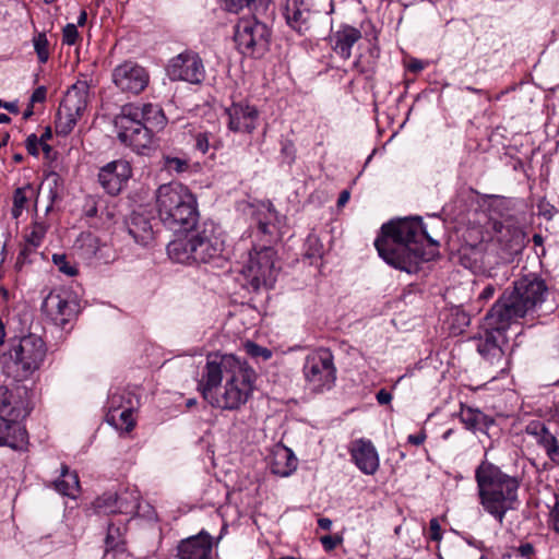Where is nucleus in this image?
Returning <instances> with one entry per match:
<instances>
[{
  "label": "nucleus",
  "instance_id": "1",
  "mask_svg": "<svg viewBox=\"0 0 559 559\" xmlns=\"http://www.w3.org/2000/svg\"><path fill=\"white\" fill-rule=\"evenodd\" d=\"M438 241L430 238L419 218H401L383 224L374 240L379 255L391 266L417 273L420 264L437 254Z\"/></svg>",
  "mask_w": 559,
  "mask_h": 559
},
{
  "label": "nucleus",
  "instance_id": "2",
  "mask_svg": "<svg viewBox=\"0 0 559 559\" xmlns=\"http://www.w3.org/2000/svg\"><path fill=\"white\" fill-rule=\"evenodd\" d=\"M245 369L234 355H209L198 383L203 399L212 406L236 409L242 401Z\"/></svg>",
  "mask_w": 559,
  "mask_h": 559
},
{
  "label": "nucleus",
  "instance_id": "3",
  "mask_svg": "<svg viewBox=\"0 0 559 559\" xmlns=\"http://www.w3.org/2000/svg\"><path fill=\"white\" fill-rule=\"evenodd\" d=\"M475 479L481 507L502 524L507 512L515 509L521 478L485 461L476 468Z\"/></svg>",
  "mask_w": 559,
  "mask_h": 559
},
{
  "label": "nucleus",
  "instance_id": "4",
  "mask_svg": "<svg viewBox=\"0 0 559 559\" xmlns=\"http://www.w3.org/2000/svg\"><path fill=\"white\" fill-rule=\"evenodd\" d=\"M158 217L165 227L179 231H192L199 222L194 194L180 182L160 185L155 193Z\"/></svg>",
  "mask_w": 559,
  "mask_h": 559
},
{
  "label": "nucleus",
  "instance_id": "5",
  "mask_svg": "<svg viewBox=\"0 0 559 559\" xmlns=\"http://www.w3.org/2000/svg\"><path fill=\"white\" fill-rule=\"evenodd\" d=\"M171 240L167 246L168 257L182 264L212 263L223 257L225 241L213 224H203L195 229Z\"/></svg>",
  "mask_w": 559,
  "mask_h": 559
},
{
  "label": "nucleus",
  "instance_id": "6",
  "mask_svg": "<svg viewBox=\"0 0 559 559\" xmlns=\"http://www.w3.org/2000/svg\"><path fill=\"white\" fill-rule=\"evenodd\" d=\"M548 287L544 280L535 275H526L513 283L492 306V320L502 323L515 322L533 311L545 301Z\"/></svg>",
  "mask_w": 559,
  "mask_h": 559
},
{
  "label": "nucleus",
  "instance_id": "7",
  "mask_svg": "<svg viewBox=\"0 0 559 559\" xmlns=\"http://www.w3.org/2000/svg\"><path fill=\"white\" fill-rule=\"evenodd\" d=\"M46 355L44 341L34 334L12 342L5 368L16 372V379L27 378L39 368Z\"/></svg>",
  "mask_w": 559,
  "mask_h": 559
},
{
  "label": "nucleus",
  "instance_id": "8",
  "mask_svg": "<svg viewBox=\"0 0 559 559\" xmlns=\"http://www.w3.org/2000/svg\"><path fill=\"white\" fill-rule=\"evenodd\" d=\"M336 373L334 355L329 348L320 347L306 356L302 374L310 392L320 394L330 391L335 385Z\"/></svg>",
  "mask_w": 559,
  "mask_h": 559
},
{
  "label": "nucleus",
  "instance_id": "9",
  "mask_svg": "<svg viewBox=\"0 0 559 559\" xmlns=\"http://www.w3.org/2000/svg\"><path fill=\"white\" fill-rule=\"evenodd\" d=\"M493 308L486 314L484 320V334L477 340V352L491 365L501 367L504 361L502 345L507 343L506 332L513 322L506 324L492 319Z\"/></svg>",
  "mask_w": 559,
  "mask_h": 559
},
{
  "label": "nucleus",
  "instance_id": "10",
  "mask_svg": "<svg viewBox=\"0 0 559 559\" xmlns=\"http://www.w3.org/2000/svg\"><path fill=\"white\" fill-rule=\"evenodd\" d=\"M269 4L270 0H247V8L253 12L252 21L247 19V49L253 58H260L269 50L270 31L258 19L266 12Z\"/></svg>",
  "mask_w": 559,
  "mask_h": 559
},
{
  "label": "nucleus",
  "instance_id": "11",
  "mask_svg": "<svg viewBox=\"0 0 559 559\" xmlns=\"http://www.w3.org/2000/svg\"><path fill=\"white\" fill-rule=\"evenodd\" d=\"M276 252L272 247H263L250 254L248 272L250 285L254 290L260 287L270 289L276 282L280 267L275 264Z\"/></svg>",
  "mask_w": 559,
  "mask_h": 559
},
{
  "label": "nucleus",
  "instance_id": "12",
  "mask_svg": "<svg viewBox=\"0 0 559 559\" xmlns=\"http://www.w3.org/2000/svg\"><path fill=\"white\" fill-rule=\"evenodd\" d=\"M111 80L122 93L139 95L147 87L150 74L136 62L124 61L112 70Z\"/></svg>",
  "mask_w": 559,
  "mask_h": 559
},
{
  "label": "nucleus",
  "instance_id": "13",
  "mask_svg": "<svg viewBox=\"0 0 559 559\" xmlns=\"http://www.w3.org/2000/svg\"><path fill=\"white\" fill-rule=\"evenodd\" d=\"M43 313L56 325L64 328L79 312V304L67 292H50L43 301Z\"/></svg>",
  "mask_w": 559,
  "mask_h": 559
},
{
  "label": "nucleus",
  "instance_id": "14",
  "mask_svg": "<svg viewBox=\"0 0 559 559\" xmlns=\"http://www.w3.org/2000/svg\"><path fill=\"white\" fill-rule=\"evenodd\" d=\"M167 74L173 81H186L199 84L205 76L200 57L194 52H183L173 58L167 67Z\"/></svg>",
  "mask_w": 559,
  "mask_h": 559
},
{
  "label": "nucleus",
  "instance_id": "15",
  "mask_svg": "<svg viewBox=\"0 0 559 559\" xmlns=\"http://www.w3.org/2000/svg\"><path fill=\"white\" fill-rule=\"evenodd\" d=\"M131 174L132 170L128 162L112 160L100 168L98 181L107 193L117 195L127 185Z\"/></svg>",
  "mask_w": 559,
  "mask_h": 559
},
{
  "label": "nucleus",
  "instance_id": "16",
  "mask_svg": "<svg viewBox=\"0 0 559 559\" xmlns=\"http://www.w3.org/2000/svg\"><path fill=\"white\" fill-rule=\"evenodd\" d=\"M26 394L25 386L17 385L13 390L0 386V417L25 418L29 413L28 402L25 399Z\"/></svg>",
  "mask_w": 559,
  "mask_h": 559
},
{
  "label": "nucleus",
  "instance_id": "17",
  "mask_svg": "<svg viewBox=\"0 0 559 559\" xmlns=\"http://www.w3.org/2000/svg\"><path fill=\"white\" fill-rule=\"evenodd\" d=\"M177 557L179 559H214L212 536L201 531L194 536L182 539L177 546Z\"/></svg>",
  "mask_w": 559,
  "mask_h": 559
},
{
  "label": "nucleus",
  "instance_id": "18",
  "mask_svg": "<svg viewBox=\"0 0 559 559\" xmlns=\"http://www.w3.org/2000/svg\"><path fill=\"white\" fill-rule=\"evenodd\" d=\"M140 107L126 105L122 107L121 114L115 119L118 140H134V138L145 134V127L140 118Z\"/></svg>",
  "mask_w": 559,
  "mask_h": 559
},
{
  "label": "nucleus",
  "instance_id": "19",
  "mask_svg": "<svg viewBox=\"0 0 559 559\" xmlns=\"http://www.w3.org/2000/svg\"><path fill=\"white\" fill-rule=\"evenodd\" d=\"M349 453L355 465L366 475H373L380 465L378 452L370 440L357 439L352 442Z\"/></svg>",
  "mask_w": 559,
  "mask_h": 559
},
{
  "label": "nucleus",
  "instance_id": "20",
  "mask_svg": "<svg viewBox=\"0 0 559 559\" xmlns=\"http://www.w3.org/2000/svg\"><path fill=\"white\" fill-rule=\"evenodd\" d=\"M312 0H286L287 24L299 34H305L311 25Z\"/></svg>",
  "mask_w": 559,
  "mask_h": 559
},
{
  "label": "nucleus",
  "instance_id": "21",
  "mask_svg": "<svg viewBox=\"0 0 559 559\" xmlns=\"http://www.w3.org/2000/svg\"><path fill=\"white\" fill-rule=\"evenodd\" d=\"M20 419L0 417V447L24 450L27 444L26 429L19 424Z\"/></svg>",
  "mask_w": 559,
  "mask_h": 559
},
{
  "label": "nucleus",
  "instance_id": "22",
  "mask_svg": "<svg viewBox=\"0 0 559 559\" xmlns=\"http://www.w3.org/2000/svg\"><path fill=\"white\" fill-rule=\"evenodd\" d=\"M90 85L86 81H78L66 93L60 108L81 117L87 107Z\"/></svg>",
  "mask_w": 559,
  "mask_h": 559
},
{
  "label": "nucleus",
  "instance_id": "23",
  "mask_svg": "<svg viewBox=\"0 0 559 559\" xmlns=\"http://www.w3.org/2000/svg\"><path fill=\"white\" fill-rule=\"evenodd\" d=\"M527 432L533 435L536 442L544 449L551 462L559 465V442L543 423H531Z\"/></svg>",
  "mask_w": 559,
  "mask_h": 559
},
{
  "label": "nucleus",
  "instance_id": "24",
  "mask_svg": "<svg viewBox=\"0 0 559 559\" xmlns=\"http://www.w3.org/2000/svg\"><path fill=\"white\" fill-rule=\"evenodd\" d=\"M272 474L286 477L297 468V459L293 451L286 447H276L269 462Z\"/></svg>",
  "mask_w": 559,
  "mask_h": 559
},
{
  "label": "nucleus",
  "instance_id": "25",
  "mask_svg": "<svg viewBox=\"0 0 559 559\" xmlns=\"http://www.w3.org/2000/svg\"><path fill=\"white\" fill-rule=\"evenodd\" d=\"M129 235L141 246L150 245L154 239L151 219L140 213H132L127 222Z\"/></svg>",
  "mask_w": 559,
  "mask_h": 559
},
{
  "label": "nucleus",
  "instance_id": "26",
  "mask_svg": "<svg viewBox=\"0 0 559 559\" xmlns=\"http://www.w3.org/2000/svg\"><path fill=\"white\" fill-rule=\"evenodd\" d=\"M495 237L509 253L519 252L523 246L524 235L518 227L495 223Z\"/></svg>",
  "mask_w": 559,
  "mask_h": 559
},
{
  "label": "nucleus",
  "instance_id": "27",
  "mask_svg": "<svg viewBox=\"0 0 559 559\" xmlns=\"http://www.w3.org/2000/svg\"><path fill=\"white\" fill-rule=\"evenodd\" d=\"M361 38V33L353 26H343L332 36L333 49L344 59H348L352 55V47Z\"/></svg>",
  "mask_w": 559,
  "mask_h": 559
},
{
  "label": "nucleus",
  "instance_id": "28",
  "mask_svg": "<svg viewBox=\"0 0 559 559\" xmlns=\"http://www.w3.org/2000/svg\"><path fill=\"white\" fill-rule=\"evenodd\" d=\"M460 419L464 427L471 431L486 432L487 429L493 425L495 420L479 411L469 406H462L460 412Z\"/></svg>",
  "mask_w": 559,
  "mask_h": 559
},
{
  "label": "nucleus",
  "instance_id": "29",
  "mask_svg": "<svg viewBox=\"0 0 559 559\" xmlns=\"http://www.w3.org/2000/svg\"><path fill=\"white\" fill-rule=\"evenodd\" d=\"M140 118L145 127V134L153 136L154 133L165 128L167 118L160 107L152 104H145L140 107Z\"/></svg>",
  "mask_w": 559,
  "mask_h": 559
},
{
  "label": "nucleus",
  "instance_id": "30",
  "mask_svg": "<svg viewBox=\"0 0 559 559\" xmlns=\"http://www.w3.org/2000/svg\"><path fill=\"white\" fill-rule=\"evenodd\" d=\"M53 486L59 493L75 498L80 491L79 476L75 472H71L67 465H62L61 475L53 483Z\"/></svg>",
  "mask_w": 559,
  "mask_h": 559
},
{
  "label": "nucleus",
  "instance_id": "31",
  "mask_svg": "<svg viewBox=\"0 0 559 559\" xmlns=\"http://www.w3.org/2000/svg\"><path fill=\"white\" fill-rule=\"evenodd\" d=\"M124 531L126 528L123 526H117L112 523L108 525L105 539L106 552H123L126 550L123 539Z\"/></svg>",
  "mask_w": 559,
  "mask_h": 559
},
{
  "label": "nucleus",
  "instance_id": "32",
  "mask_svg": "<svg viewBox=\"0 0 559 559\" xmlns=\"http://www.w3.org/2000/svg\"><path fill=\"white\" fill-rule=\"evenodd\" d=\"M128 399H131V395H130V393H128L126 391L117 390V391L110 393L108 401H107V408H108V412L106 415L107 421H116L117 420L116 413L127 406Z\"/></svg>",
  "mask_w": 559,
  "mask_h": 559
},
{
  "label": "nucleus",
  "instance_id": "33",
  "mask_svg": "<svg viewBox=\"0 0 559 559\" xmlns=\"http://www.w3.org/2000/svg\"><path fill=\"white\" fill-rule=\"evenodd\" d=\"M80 117L67 111L66 109L58 108L56 117V133L59 136H67L72 131Z\"/></svg>",
  "mask_w": 559,
  "mask_h": 559
},
{
  "label": "nucleus",
  "instance_id": "34",
  "mask_svg": "<svg viewBox=\"0 0 559 559\" xmlns=\"http://www.w3.org/2000/svg\"><path fill=\"white\" fill-rule=\"evenodd\" d=\"M40 191H48V199L50 200V203H52L57 198H59L60 191L62 190V179L59 176V174L51 171L49 173L45 180L41 182ZM51 207V204H49L46 207V211L48 212Z\"/></svg>",
  "mask_w": 559,
  "mask_h": 559
},
{
  "label": "nucleus",
  "instance_id": "35",
  "mask_svg": "<svg viewBox=\"0 0 559 559\" xmlns=\"http://www.w3.org/2000/svg\"><path fill=\"white\" fill-rule=\"evenodd\" d=\"M117 420L108 421L110 425L115 426L117 429L124 430L127 432L131 431L135 425L133 419V403L132 399H128L127 406L119 412L116 413Z\"/></svg>",
  "mask_w": 559,
  "mask_h": 559
},
{
  "label": "nucleus",
  "instance_id": "36",
  "mask_svg": "<svg viewBox=\"0 0 559 559\" xmlns=\"http://www.w3.org/2000/svg\"><path fill=\"white\" fill-rule=\"evenodd\" d=\"M34 194V190L31 186L17 188L13 195V207L12 215L17 218L23 210L26 207L29 197Z\"/></svg>",
  "mask_w": 559,
  "mask_h": 559
},
{
  "label": "nucleus",
  "instance_id": "37",
  "mask_svg": "<svg viewBox=\"0 0 559 559\" xmlns=\"http://www.w3.org/2000/svg\"><path fill=\"white\" fill-rule=\"evenodd\" d=\"M47 233V225L45 223L35 222L29 234L26 235V247L21 251L22 255H25L29 248H37L40 246L45 235Z\"/></svg>",
  "mask_w": 559,
  "mask_h": 559
},
{
  "label": "nucleus",
  "instance_id": "38",
  "mask_svg": "<svg viewBox=\"0 0 559 559\" xmlns=\"http://www.w3.org/2000/svg\"><path fill=\"white\" fill-rule=\"evenodd\" d=\"M19 135L24 136L25 140H50L51 129L50 127L43 128V133L38 136L36 133L31 132L28 128L24 129L21 127H15L12 128L11 131L4 132L2 140H9L11 136L16 138Z\"/></svg>",
  "mask_w": 559,
  "mask_h": 559
},
{
  "label": "nucleus",
  "instance_id": "39",
  "mask_svg": "<svg viewBox=\"0 0 559 559\" xmlns=\"http://www.w3.org/2000/svg\"><path fill=\"white\" fill-rule=\"evenodd\" d=\"M225 116L230 130L239 131L241 129L245 118V109L241 104L234 103L230 107L226 108Z\"/></svg>",
  "mask_w": 559,
  "mask_h": 559
},
{
  "label": "nucleus",
  "instance_id": "40",
  "mask_svg": "<svg viewBox=\"0 0 559 559\" xmlns=\"http://www.w3.org/2000/svg\"><path fill=\"white\" fill-rule=\"evenodd\" d=\"M119 499L116 493H105L95 500V508L99 512L116 513L121 512V507L118 506Z\"/></svg>",
  "mask_w": 559,
  "mask_h": 559
},
{
  "label": "nucleus",
  "instance_id": "41",
  "mask_svg": "<svg viewBox=\"0 0 559 559\" xmlns=\"http://www.w3.org/2000/svg\"><path fill=\"white\" fill-rule=\"evenodd\" d=\"M274 214L270 206L262 205L261 209L252 213V219L257 223L258 229L261 234H269V225Z\"/></svg>",
  "mask_w": 559,
  "mask_h": 559
},
{
  "label": "nucleus",
  "instance_id": "42",
  "mask_svg": "<svg viewBox=\"0 0 559 559\" xmlns=\"http://www.w3.org/2000/svg\"><path fill=\"white\" fill-rule=\"evenodd\" d=\"M33 46L40 63H46L49 59V41L45 33H38L33 37Z\"/></svg>",
  "mask_w": 559,
  "mask_h": 559
},
{
  "label": "nucleus",
  "instance_id": "43",
  "mask_svg": "<svg viewBox=\"0 0 559 559\" xmlns=\"http://www.w3.org/2000/svg\"><path fill=\"white\" fill-rule=\"evenodd\" d=\"M223 516L225 519V523L222 527L221 534L224 533L227 526V522H230L231 524H238L241 525V512L238 509L236 504L228 503L223 508ZM222 538V535L218 536L217 540Z\"/></svg>",
  "mask_w": 559,
  "mask_h": 559
},
{
  "label": "nucleus",
  "instance_id": "44",
  "mask_svg": "<svg viewBox=\"0 0 559 559\" xmlns=\"http://www.w3.org/2000/svg\"><path fill=\"white\" fill-rule=\"evenodd\" d=\"M52 261L55 265L58 267L59 272L68 276H74L78 273L75 266L70 264L66 254L56 253L52 255Z\"/></svg>",
  "mask_w": 559,
  "mask_h": 559
},
{
  "label": "nucleus",
  "instance_id": "45",
  "mask_svg": "<svg viewBox=\"0 0 559 559\" xmlns=\"http://www.w3.org/2000/svg\"><path fill=\"white\" fill-rule=\"evenodd\" d=\"M247 354L252 358H261L262 360H269L272 357V350L250 341H247Z\"/></svg>",
  "mask_w": 559,
  "mask_h": 559
},
{
  "label": "nucleus",
  "instance_id": "46",
  "mask_svg": "<svg viewBox=\"0 0 559 559\" xmlns=\"http://www.w3.org/2000/svg\"><path fill=\"white\" fill-rule=\"evenodd\" d=\"M164 166L168 171L183 173L188 169V160L180 157L165 156Z\"/></svg>",
  "mask_w": 559,
  "mask_h": 559
},
{
  "label": "nucleus",
  "instance_id": "47",
  "mask_svg": "<svg viewBox=\"0 0 559 559\" xmlns=\"http://www.w3.org/2000/svg\"><path fill=\"white\" fill-rule=\"evenodd\" d=\"M79 37L76 25L67 24L62 29V43L67 45H74Z\"/></svg>",
  "mask_w": 559,
  "mask_h": 559
},
{
  "label": "nucleus",
  "instance_id": "48",
  "mask_svg": "<svg viewBox=\"0 0 559 559\" xmlns=\"http://www.w3.org/2000/svg\"><path fill=\"white\" fill-rule=\"evenodd\" d=\"M549 524L551 528L559 534V498L556 496V502L549 512Z\"/></svg>",
  "mask_w": 559,
  "mask_h": 559
},
{
  "label": "nucleus",
  "instance_id": "49",
  "mask_svg": "<svg viewBox=\"0 0 559 559\" xmlns=\"http://www.w3.org/2000/svg\"><path fill=\"white\" fill-rule=\"evenodd\" d=\"M320 542L325 550L331 551L336 548L343 542V539L336 535H324L320 538Z\"/></svg>",
  "mask_w": 559,
  "mask_h": 559
},
{
  "label": "nucleus",
  "instance_id": "50",
  "mask_svg": "<svg viewBox=\"0 0 559 559\" xmlns=\"http://www.w3.org/2000/svg\"><path fill=\"white\" fill-rule=\"evenodd\" d=\"M429 538L435 542L442 538L441 526L437 518H432L429 522Z\"/></svg>",
  "mask_w": 559,
  "mask_h": 559
},
{
  "label": "nucleus",
  "instance_id": "51",
  "mask_svg": "<svg viewBox=\"0 0 559 559\" xmlns=\"http://www.w3.org/2000/svg\"><path fill=\"white\" fill-rule=\"evenodd\" d=\"M221 5L228 12L238 13L243 8V0H221Z\"/></svg>",
  "mask_w": 559,
  "mask_h": 559
},
{
  "label": "nucleus",
  "instance_id": "52",
  "mask_svg": "<svg viewBox=\"0 0 559 559\" xmlns=\"http://www.w3.org/2000/svg\"><path fill=\"white\" fill-rule=\"evenodd\" d=\"M518 554L523 557V558H526V559H532V557L534 556L535 554V549H534V546L531 544V543H524V544H521L518 549H516Z\"/></svg>",
  "mask_w": 559,
  "mask_h": 559
},
{
  "label": "nucleus",
  "instance_id": "53",
  "mask_svg": "<svg viewBox=\"0 0 559 559\" xmlns=\"http://www.w3.org/2000/svg\"><path fill=\"white\" fill-rule=\"evenodd\" d=\"M153 142L142 143L139 142H130V146L133 151H135L140 155H146L152 150Z\"/></svg>",
  "mask_w": 559,
  "mask_h": 559
},
{
  "label": "nucleus",
  "instance_id": "54",
  "mask_svg": "<svg viewBox=\"0 0 559 559\" xmlns=\"http://www.w3.org/2000/svg\"><path fill=\"white\" fill-rule=\"evenodd\" d=\"M282 154L285 156V160L290 164L295 157V147L292 142L286 143L282 147Z\"/></svg>",
  "mask_w": 559,
  "mask_h": 559
},
{
  "label": "nucleus",
  "instance_id": "55",
  "mask_svg": "<svg viewBox=\"0 0 559 559\" xmlns=\"http://www.w3.org/2000/svg\"><path fill=\"white\" fill-rule=\"evenodd\" d=\"M495 293H496V286L489 284L484 287V289L481 290V293L478 296V299L487 301L493 297Z\"/></svg>",
  "mask_w": 559,
  "mask_h": 559
},
{
  "label": "nucleus",
  "instance_id": "56",
  "mask_svg": "<svg viewBox=\"0 0 559 559\" xmlns=\"http://www.w3.org/2000/svg\"><path fill=\"white\" fill-rule=\"evenodd\" d=\"M376 399L380 405H386L392 401V394L389 391L381 389L378 391Z\"/></svg>",
  "mask_w": 559,
  "mask_h": 559
},
{
  "label": "nucleus",
  "instance_id": "57",
  "mask_svg": "<svg viewBox=\"0 0 559 559\" xmlns=\"http://www.w3.org/2000/svg\"><path fill=\"white\" fill-rule=\"evenodd\" d=\"M46 98V88L40 86L34 91L31 96V104L44 102Z\"/></svg>",
  "mask_w": 559,
  "mask_h": 559
},
{
  "label": "nucleus",
  "instance_id": "58",
  "mask_svg": "<svg viewBox=\"0 0 559 559\" xmlns=\"http://www.w3.org/2000/svg\"><path fill=\"white\" fill-rule=\"evenodd\" d=\"M26 143V150L31 155L38 156L39 152L41 151V146L44 144H47V142H25Z\"/></svg>",
  "mask_w": 559,
  "mask_h": 559
},
{
  "label": "nucleus",
  "instance_id": "59",
  "mask_svg": "<svg viewBox=\"0 0 559 559\" xmlns=\"http://www.w3.org/2000/svg\"><path fill=\"white\" fill-rule=\"evenodd\" d=\"M426 437L427 436H426L425 431H420L416 435H409L407 438V441L414 445H420L425 442Z\"/></svg>",
  "mask_w": 559,
  "mask_h": 559
},
{
  "label": "nucleus",
  "instance_id": "60",
  "mask_svg": "<svg viewBox=\"0 0 559 559\" xmlns=\"http://www.w3.org/2000/svg\"><path fill=\"white\" fill-rule=\"evenodd\" d=\"M0 108H4L13 115H19L20 112L17 102H3L0 99Z\"/></svg>",
  "mask_w": 559,
  "mask_h": 559
},
{
  "label": "nucleus",
  "instance_id": "61",
  "mask_svg": "<svg viewBox=\"0 0 559 559\" xmlns=\"http://www.w3.org/2000/svg\"><path fill=\"white\" fill-rule=\"evenodd\" d=\"M41 151H43L46 159L52 160L56 158V153L52 151V148L50 147V145L48 143L44 144L41 146Z\"/></svg>",
  "mask_w": 559,
  "mask_h": 559
},
{
  "label": "nucleus",
  "instance_id": "62",
  "mask_svg": "<svg viewBox=\"0 0 559 559\" xmlns=\"http://www.w3.org/2000/svg\"><path fill=\"white\" fill-rule=\"evenodd\" d=\"M350 198V193L348 190H343L340 195H338V200H337V206H344L348 200Z\"/></svg>",
  "mask_w": 559,
  "mask_h": 559
},
{
  "label": "nucleus",
  "instance_id": "63",
  "mask_svg": "<svg viewBox=\"0 0 559 559\" xmlns=\"http://www.w3.org/2000/svg\"><path fill=\"white\" fill-rule=\"evenodd\" d=\"M318 525L321 530L330 531L332 527V521L328 518H321L318 520Z\"/></svg>",
  "mask_w": 559,
  "mask_h": 559
},
{
  "label": "nucleus",
  "instance_id": "64",
  "mask_svg": "<svg viewBox=\"0 0 559 559\" xmlns=\"http://www.w3.org/2000/svg\"><path fill=\"white\" fill-rule=\"evenodd\" d=\"M408 69L413 72H419L424 69V63L420 60H413L409 63Z\"/></svg>",
  "mask_w": 559,
  "mask_h": 559
}]
</instances>
